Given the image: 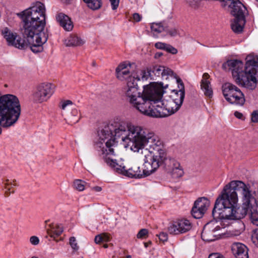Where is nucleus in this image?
Instances as JSON below:
<instances>
[{"label": "nucleus", "mask_w": 258, "mask_h": 258, "mask_svg": "<svg viewBox=\"0 0 258 258\" xmlns=\"http://www.w3.org/2000/svg\"><path fill=\"white\" fill-rule=\"evenodd\" d=\"M111 239L110 235L107 233H102L95 236L94 241L97 244L101 242L109 241Z\"/></svg>", "instance_id": "nucleus-30"}, {"label": "nucleus", "mask_w": 258, "mask_h": 258, "mask_svg": "<svg viewBox=\"0 0 258 258\" xmlns=\"http://www.w3.org/2000/svg\"><path fill=\"white\" fill-rule=\"evenodd\" d=\"M92 66H96V63L95 62H92Z\"/></svg>", "instance_id": "nucleus-52"}, {"label": "nucleus", "mask_w": 258, "mask_h": 258, "mask_svg": "<svg viewBox=\"0 0 258 258\" xmlns=\"http://www.w3.org/2000/svg\"><path fill=\"white\" fill-rule=\"evenodd\" d=\"M131 65L125 62L120 63L116 69V76L118 79L120 81L126 80V83L131 78L137 79V80H140L138 75L131 72Z\"/></svg>", "instance_id": "nucleus-15"}, {"label": "nucleus", "mask_w": 258, "mask_h": 258, "mask_svg": "<svg viewBox=\"0 0 258 258\" xmlns=\"http://www.w3.org/2000/svg\"><path fill=\"white\" fill-rule=\"evenodd\" d=\"M152 72V80H157V78L161 77L163 79H167L169 77H172L176 80L179 77L173 71L168 67L155 65L150 67Z\"/></svg>", "instance_id": "nucleus-14"}, {"label": "nucleus", "mask_w": 258, "mask_h": 258, "mask_svg": "<svg viewBox=\"0 0 258 258\" xmlns=\"http://www.w3.org/2000/svg\"><path fill=\"white\" fill-rule=\"evenodd\" d=\"M251 121L253 122H258V111H254L251 114Z\"/></svg>", "instance_id": "nucleus-42"}, {"label": "nucleus", "mask_w": 258, "mask_h": 258, "mask_svg": "<svg viewBox=\"0 0 258 258\" xmlns=\"http://www.w3.org/2000/svg\"><path fill=\"white\" fill-rule=\"evenodd\" d=\"M207 237H213V240H215V235L213 234V232H210L209 234H207Z\"/></svg>", "instance_id": "nucleus-48"}, {"label": "nucleus", "mask_w": 258, "mask_h": 258, "mask_svg": "<svg viewBox=\"0 0 258 258\" xmlns=\"http://www.w3.org/2000/svg\"><path fill=\"white\" fill-rule=\"evenodd\" d=\"M73 104V102L72 101L67 100H65L63 102H61L60 107L62 109L64 110L66 109V107L69 105H71Z\"/></svg>", "instance_id": "nucleus-41"}, {"label": "nucleus", "mask_w": 258, "mask_h": 258, "mask_svg": "<svg viewBox=\"0 0 258 258\" xmlns=\"http://www.w3.org/2000/svg\"><path fill=\"white\" fill-rule=\"evenodd\" d=\"M149 232L147 229H141L137 235L139 239H145L148 237Z\"/></svg>", "instance_id": "nucleus-35"}, {"label": "nucleus", "mask_w": 258, "mask_h": 258, "mask_svg": "<svg viewBox=\"0 0 258 258\" xmlns=\"http://www.w3.org/2000/svg\"><path fill=\"white\" fill-rule=\"evenodd\" d=\"M255 1L258 2V0H255Z\"/></svg>", "instance_id": "nucleus-55"}, {"label": "nucleus", "mask_w": 258, "mask_h": 258, "mask_svg": "<svg viewBox=\"0 0 258 258\" xmlns=\"http://www.w3.org/2000/svg\"><path fill=\"white\" fill-rule=\"evenodd\" d=\"M17 15L22 19L21 31L24 39L5 27L2 30V34L8 44L21 49L26 48L29 45L34 52L41 51L42 45L46 42L48 37L47 31L44 30L46 25L44 5L36 2Z\"/></svg>", "instance_id": "nucleus-1"}, {"label": "nucleus", "mask_w": 258, "mask_h": 258, "mask_svg": "<svg viewBox=\"0 0 258 258\" xmlns=\"http://www.w3.org/2000/svg\"><path fill=\"white\" fill-rule=\"evenodd\" d=\"M222 92L225 99L231 104L242 105L245 98L242 91L234 85L226 83L222 85Z\"/></svg>", "instance_id": "nucleus-10"}, {"label": "nucleus", "mask_w": 258, "mask_h": 258, "mask_svg": "<svg viewBox=\"0 0 258 258\" xmlns=\"http://www.w3.org/2000/svg\"><path fill=\"white\" fill-rule=\"evenodd\" d=\"M103 247L104 248H107L108 247V245L107 244H103Z\"/></svg>", "instance_id": "nucleus-51"}, {"label": "nucleus", "mask_w": 258, "mask_h": 258, "mask_svg": "<svg viewBox=\"0 0 258 258\" xmlns=\"http://www.w3.org/2000/svg\"><path fill=\"white\" fill-rule=\"evenodd\" d=\"M202 0H187V3L188 5L192 8H197Z\"/></svg>", "instance_id": "nucleus-37"}, {"label": "nucleus", "mask_w": 258, "mask_h": 258, "mask_svg": "<svg viewBox=\"0 0 258 258\" xmlns=\"http://www.w3.org/2000/svg\"><path fill=\"white\" fill-rule=\"evenodd\" d=\"M165 31L171 37H175L180 34V30L178 27H172L170 25L166 26Z\"/></svg>", "instance_id": "nucleus-31"}, {"label": "nucleus", "mask_w": 258, "mask_h": 258, "mask_svg": "<svg viewBox=\"0 0 258 258\" xmlns=\"http://www.w3.org/2000/svg\"><path fill=\"white\" fill-rule=\"evenodd\" d=\"M70 244L72 248L74 250H78L79 246H78L76 238L75 237H71L70 238Z\"/></svg>", "instance_id": "nucleus-38"}, {"label": "nucleus", "mask_w": 258, "mask_h": 258, "mask_svg": "<svg viewBox=\"0 0 258 258\" xmlns=\"http://www.w3.org/2000/svg\"><path fill=\"white\" fill-rule=\"evenodd\" d=\"M209 258H225V257L219 253H213L209 255Z\"/></svg>", "instance_id": "nucleus-45"}, {"label": "nucleus", "mask_w": 258, "mask_h": 258, "mask_svg": "<svg viewBox=\"0 0 258 258\" xmlns=\"http://www.w3.org/2000/svg\"><path fill=\"white\" fill-rule=\"evenodd\" d=\"M16 180L7 179L3 181L2 187L6 197H8L11 194L15 192L14 186L17 185Z\"/></svg>", "instance_id": "nucleus-22"}, {"label": "nucleus", "mask_w": 258, "mask_h": 258, "mask_svg": "<svg viewBox=\"0 0 258 258\" xmlns=\"http://www.w3.org/2000/svg\"><path fill=\"white\" fill-rule=\"evenodd\" d=\"M104 162L117 173L123 175L126 166L122 161H117L113 159L112 156L115 155L114 151L112 154H109L106 149L103 150L101 154Z\"/></svg>", "instance_id": "nucleus-13"}, {"label": "nucleus", "mask_w": 258, "mask_h": 258, "mask_svg": "<svg viewBox=\"0 0 258 258\" xmlns=\"http://www.w3.org/2000/svg\"><path fill=\"white\" fill-rule=\"evenodd\" d=\"M54 92V85L48 83H44L39 85L33 94V98L35 102L42 103L47 101Z\"/></svg>", "instance_id": "nucleus-11"}, {"label": "nucleus", "mask_w": 258, "mask_h": 258, "mask_svg": "<svg viewBox=\"0 0 258 258\" xmlns=\"http://www.w3.org/2000/svg\"><path fill=\"white\" fill-rule=\"evenodd\" d=\"M39 239L36 236H32L30 237V242L34 245H37L39 243Z\"/></svg>", "instance_id": "nucleus-39"}, {"label": "nucleus", "mask_w": 258, "mask_h": 258, "mask_svg": "<svg viewBox=\"0 0 258 258\" xmlns=\"http://www.w3.org/2000/svg\"><path fill=\"white\" fill-rule=\"evenodd\" d=\"M49 227L47 229L48 235L56 242L62 241L63 239L62 237L57 239L63 231L62 226L61 225L52 223L49 225Z\"/></svg>", "instance_id": "nucleus-17"}, {"label": "nucleus", "mask_w": 258, "mask_h": 258, "mask_svg": "<svg viewBox=\"0 0 258 258\" xmlns=\"http://www.w3.org/2000/svg\"><path fill=\"white\" fill-rule=\"evenodd\" d=\"M195 203L196 206L198 207V208L201 209L202 211H204L205 212L208 209L210 204V201L205 197L199 198L195 201Z\"/></svg>", "instance_id": "nucleus-26"}, {"label": "nucleus", "mask_w": 258, "mask_h": 258, "mask_svg": "<svg viewBox=\"0 0 258 258\" xmlns=\"http://www.w3.org/2000/svg\"><path fill=\"white\" fill-rule=\"evenodd\" d=\"M215 220L211 221L207 223L203 229L201 233V237L203 240L206 241H213V237H207V234H209L210 232H214L216 231L219 230L220 229V226L218 225V223L217 221L218 219H215Z\"/></svg>", "instance_id": "nucleus-16"}, {"label": "nucleus", "mask_w": 258, "mask_h": 258, "mask_svg": "<svg viewBox=\"0 0 258 258\" xmlns=\"http://www.w3.org/2000/svg\"><path fill=\"white\" fill-rule=\"evenodd\" d=\"M80 118V115L77 109H72L71 114L66 119L69 124H74L78 122Z\"/></svg>", "instance_id": "nucleus-27"}, {"label": "nucleus", "mask_w": 258, "mask_h": 258, "mask_svg": "<svg viewBox=\"0 0 258 258\" xmlns=\"http://www.w3.org/2000/svg\"><path fill=\"white\" fill-rule=\"evenodd\" d=\"M155 47L158 49L164 50L168 52L171 53L173 54H176L177 53V50L171 46L170 44L161 42H158L155 44Z\"/></svg>", "instance_id": "nucleus-25"}, {"label": "nucleus", "mask_w": 258, "mask_h": 258, "mask_svg": "<svg viewBox=\"0 0 258 258\" xmlns=\"http://www.w3.org/2000/svg\"><path fill=\"white\" fill-rule=\"evenodd\" d=\"M64 43L68 46H76L82 45L84 41L77 35L72 34L65 40Z\"/></svg>", "instance_id": "nucleus-24"}, {"label": "nucleus", "mask_w": 258, "mask_h": 258, "mask_svg": "<svg viewBox=\"0 0 258 258\" xmlns=\"http://www.w3.org/2000/svg\"><path fill=\"white\" fill-rule=\"evenodd\" d=\"M160 241L164 242L168 240V234L165 232H161L158 235Z\"/></svg>", "instance_id": "nucleus-40"}, {"label": "nucleus", "mask_w": 258, "mask_h": 258, "mask_svg": "<svg viewBox=\"0 0 258 258\" xmlns=\"http://www.w3.org/2000/svg\"><path fill=\"white\" fill-rule=\"evenodd\" d=\"M205 212L204 211H202L201 209L198 208V207L195 205H194L191 209V213L192 216L196 219H199L203 217Z\"/></svg>", "instance_id": "nucleus-32"}, {"label": "nucleus", "mask_w": 258, "mask_h": 258, "mask_svg": "<svg viewBox=\"0 0 258 258\" xmlns=\"http://www.w3.org/2000/svg\"><path fill=\"white\" fill-rule=\"evenodd\" d=\"M125 123L114 122L105 125L98 132L99 141L97 146L102 154L103 150L106 149L109 154L113 152V148L116 146L115 137L119 138L126 133Z\"/></svg>", "instance_id": "nucleus-9"}, {"label": "nucleus", "mask_w": 258, "mask_h": 258, "mask_svg": "<svg viewBox=\"0 0 258 258\" xmlns=\"http://www.w3.org/2000/svg\"><path fill=\"white\" fill-rule=\"evenodd\" d=\"M21 112V105L16 96L6 94L0 96V135L2 127L9 128L17 122Z\"/></svg>", "instance_id": "nucleus-8"}, {"label": "nucleus", "mask_w": 258, "mask_h": 258, "mask_svg": "<svg viewBox=\"0 0 258 258\" xmlns=\"http://www.w3.org/2000/svg\"><path fill=\"white\" fill-rule=\"evenodd\" d=\"M192 228L191 222L186 219H178L173 221L168 228L170 234L178 235L189 231Z\"/></svg>", "instance_id": "nucleus-12"}, {"label": "nucleus", "mask_w": 258, "mask_h": 258, "mask_svg": "<svg viewBox=\"0 0 258 258\" xmlns=\"http://www.w3.org/2000/svg\"><path fill=\"white\" fill-rule=\"evenodd\" d=\"M93 189L97 192L101 191L102 188L100 186H96L93 187Z\"/></svg>", "instance_id": "nucleus-47"}, {"label": "nucleus", "mask_w": 258, "mask_h": 258, "mask_svg": "<svg viewBox=\"0 0 258 258\" xmlns=\"http://www.w3.org/2000/svg\"><path fill=\"white\" fill-rule=\"evenodd\" d=\"M139 81L131 78L123 91L129 102L140 112L148 115L156 84L145 85L141 93L138 90L137 82Z\"/></svg>", "instance_id": "nucleus-7"}, {"label": "nucleus", "mask_w": 258, "mask_h": 258, "mask_svg": "<svg viewBox=\"0 0 258 258\" xmlns=\"http://www.w3.org/2000/svg\"><path fill=\"white\" fill-rule=\"evenodd\" d=\"M85 182L80 180L76 179L74 182V187L79 191H83L84 189Z\"/></svg>", "instance_id": "nucleus-34"}, {"label": "nucleus", "mask_w": 258, "mask_h": 258, "mask_svg": "<svg viewBox=\"0 0 258 258\" xmlns=\"http://www.w3.org/2000/svg\"><path fill=\"white\" fill-rule=\"evenodd\" d=\"M166 26L162 23H153L151 24V32L154 35H157L163 31H165Z\"/></svg>", "instance_id": "nucleus-28"}, {"label": "nucleus", "mask_w": 258, "mask_h": 258, "mask_svg": "<svg viewBox=\"0 0 258 258\" xmlns=\"http://www.w3.org/2000/svg\"><path fill=\"white\" fill-rule=\"evenodd\" d=\"M208 77L209 75L208 74L205 73L204 74L201 86L205 96L211 98L213 95V90L211 87L210 82L207 80Z\"/></svg>", "instance_id": "nucleus-23"}, {"label": "nucleus", "mask_w": 258, "mask_h": 258, "mask_svg": "<svg viewBox=\"0 0 258 258\" xmlns=\"http://www.w3.org/2000/svg\"><path fill=\"white\" fill-rule=\"evenodd\" d=\"M112 10H116L118 7L119 0H110Z\"/></svg>", "instance_id": "nucleus-43"}, {"label": "nucleus", "mask_w": 258, "mask_h": 258, "mask_svg": "<svg viewBox=\"0 0 258 258\" xmlns=\"http://www.w3.org/2000/svg\"><path fill=\"white\" fill-rule=\"evenodd\" d=\"M161 55H162V52L156 53V54H155V56L156 57H160Z\"/></svg>", "instance_id": "nucleus-49"}, {"label": "nucleus", "mask_w": 258, "mask_h": 258, "mask_svg": "<svg viewBox=\"0 0 258 258\" xmlns=\"http://www.w3.org/2000/svg\"><path fill=\"white\" fill-rule=\"evenodd\" d=\"M126 133L122 137L124 141H128L131 149L134 152H147L150 155L157 152L159 155L167 156L165 151L163 149L161 141L154 135L142 125L128 123L125 124Z\"/></svg>", "instance_id": "nucleus-5"}, {"label": "nucleus", "mask_w": 258, "mask_h": 258, "mask_svg": "<svg viewBox=\"0 0 258 258\" xmlns=\"http://www.w3.org/2000/svg\"><path fill=\"white\" fill-rule=\"evenodd\" d=\"M255 191L249 184L239 180H233L226 184L217 199L212 211L214 218L239 220L249 212L254 201Z\"/></svg>", "instance_id": "nucleus-2"}, {"label": "nucleus", "mask_w": 258, "mask_h": 258, "mask_svg": "<svg viewBox=\"0 0 258 258\" xmlns=\"http://www.w3.org/2000/svg\"><path fill=\"white\" fill-rule=\"evenodd\" d=\"M142 170L136 165L129 168L126 167L123 175L131 178L144 177L155 172L162 164L166 172L173 178H178L184 175L183 167L174 158L160 156L156 152L153 155H145Z\"/></svg>", "instance_id": "nucleus-4"}, {"label": "nucleus", "mask_w": 258, "mask_h": 258, "mask_svg": "<svg viewBox=\"0 0 258 258\" xmlns=\"http://www.w3.org/2000/svg\"><path fill=\"white\" fill-rule=\"evenodd\" d=\"M130 256H128L127 257V258H130Z\"/></svg>", "instance_id": "nucleus-54"}, {"label": "nucleus", "mask_w": 258, "mask_h": 258, "mask_svg": "<svg viewBox=\"0 0 258 258\" xmlns=\"http://www.w3.org/2000/svg\"><path fill=\"white\" fill-rule=\"evenodd\" d=\"M133 19L135 22H140L142 19V16L138 13H134L133 15Z\"/></svg>", "instance_id": "nucleus-44"}, {"label": "nucleus", "mask_w": 258, "mask_h": 258, "mask_svg": "<svg viewBox=\"0 0 258 258\" xmlns=\"http://www.w3.org/2000/svg\"><path fill=\"white\" fill-rule=\"evenodd\" d=\"M245 18H234L231 23V28L235 33H240L242 32L245 24Z\"/></svg>", "instance_id": "nucleus-21"}, {"label": "nucleus", "mask_w": 258, "mask_h": 258, "mask_svg": "<svg viewBox=\"0 0 258 258\" xmlns=\"http://www.w3.org/2000/svg\"><path fill=\"white\" fill-rule=\"evenodd\" d=\"M227 67L232 71V74L235 82L239 85L251 89L255 88L258 81V56L248 55L246 57L244 71L243 64L238 60H229L223 64L222 67Z\"/></svg>", "instance_id": "nucleus-6"}, {"label": "nucleus", "mask_w": 258, "mask_h": 258, "mask_svg": "<svg viewBox=\"0 0 258 258\" xmlns=\"http://www.w3.org/2000/svg\"><path fill=\"white\" fill-rule=\"evenodd\" d=\"M232 251L236 258H248V248L243 244L237 243L233 244Z\"/></svg>", "instance_id": "nucleus-19"}, {"label": "nucleus", "mask_w": 258, "mask_h": 258, "mask_svg": "<svg viewBox=\"0 0 258 258\" xmlns=\"http://www.w3.org/2000/svg\"><path fill=\"white\" fill-rule=\"evenodd\" d=\"M250 206L248 214L250 216V218L251 222L258 225V212L257 211V207H258V196L255 191L254 201Z\"/></svg>", "instance_id": "nucleus-20"}, {"label": "nucleus", "mask_w": 258, "mask_h": 258, "mask_svg": "<svg viewBox=\"0 0 258 258\" xmlns=\"http://www.w3.org/2000/svg\"><path fill=\"white\" fill-rule=\"evenodd\" d=\"M234 115L237 118H238L239 119H242L243 118V114L239 112L235 111L234 113Z\"/></svg>", "instance_id": "nucleus-46"}, {"label": "nucleus", "mask_w": 258, "mask_h": 258, "mask_svg": "<svg viewBox=\"0 0 258 258\" xmlns=\"http://www.w3.org/2000/svg\"><path fill=\"white\" fill-rule=\"evenodd\" d=\"M56 19L60 26L66 31H70L73 29L74 27L73 23L68 16L60 13L56 16Z\"/></svg>", "instance_id": "nucleus-18"}, {"label": "nucleus", "mask_w": 258, "mask_h": 258, "mask_svg": "<svg viewBox=\"0 0 258 258\" xmlns=\"http://www.w3.org/2000/svg\"><path fill=\"white\" fill-rule=\"evenodd\" d=\"M251 238L253 243L258 247V228L253 230Z\"/></svg>", "instance_id": "nucleus-36"}, {"label": "nucleus", "mask_w": 258, "mask_h": 258, "mask_svg": "<svg viewBox=\"0 0 258 258\" xmlns=\"http://www.w3.org/2000/svg\"><path fill=\"white\" fill-rule=\"evenodd\" d=\"M32 258H38L37 257H32Z\"/></svg>", "instance_id": "nucleus-53"}, {"label": "nucleus", "mask_w": 258, "mask_h": 258, "mask_svg": "<svg viewBox=\"0 0 258 258\" xmlns=\"http://www.w3.org/2000/svg\"><path fill=\"white\" fill-rule=\"evenodd\" d=\"M87 6L93 10H98L101 7L102 0H83Z\"/></svg>", "instance_id": "nucleus-29"}, {"label": "nucleus", "mask_w": 258, "mask_h": 258, "mask_svg": "<svg viewBox=\"0 0 258 258\" xmlns=\"http://www.w3.org/2000/svg\"><path fill=\"white\" fill-rule=\"evenodd\" d=\"M178 90H173L170 95H166L163 99L165 87L155 84L153 99L151 100L150 108L148 116L156 117H164L174 114L181 107L185 97L184 85L179 77L176 78Z\"/></svg>", "instance_id": "nucleus-3"}, {"label": "nucleus", "mask_w": 258, "mask_h": 258, "mask_svg": "<svg viewBox=\"0 0 258 258\" xmlns=\"http://www.w3.org/2000/svg\"><path fill=\"white\" fill-rule=\"evenodd\" d=\"M140 75V76H138V77L140 78V80H142L143 81L147 80L149 78L152 80V75L150 68H148L146 70H142Z\"/></svg>", "instance_id": "nucleus-33"}, {"label": "nucleus", "mask_w": 258, "mask_h": 258, "mask_svg": "<svg viewBox=\"0 0 258 258\" xmlns=\"http://www.w3.org/2000/svg\"><path fill=\"white\" fill-rule=\"evenodd\" d=\"M150 244H151V242H149V243L145 242V243H144L145 247H147L149 246V245Z\"/></svg>", "instance_id": "nucleus-50"}]
</instances>
